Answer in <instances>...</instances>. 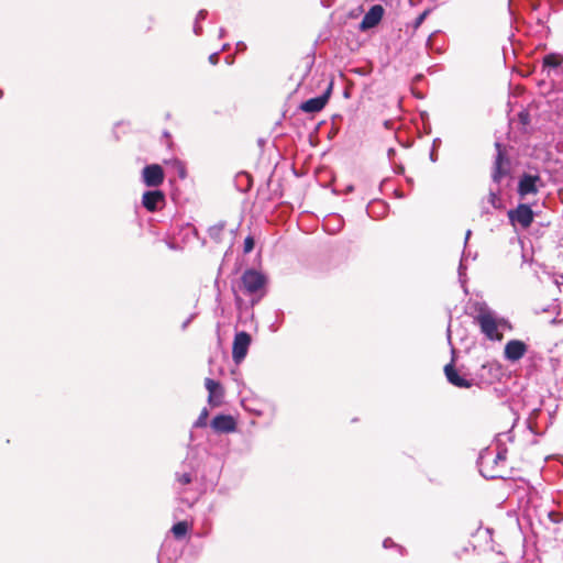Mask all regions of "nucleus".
I'll use <instances>...</instances> for the list:
<instances>
[{"label":"nucleus","instance_id":"f257e3e1","mask_svg":"<svg viewBox=\"0 0 563 563\" xmlns=\"http://www.w3.org/2000/svg\"><path fill=\"white\" fill-rule=\"evenodd\" d=\"M507 459V449L498 448L494 453L490 449L484 450L478 457L481 474L486 478L503 477V470Z\"/></svg>","mask_w":563,"mask_h":563},{"label":"nucleus","instance_id":"f03ea898","mask_svg":"<svg viewBox=\"0 0 563 563\" xmlns=\"http://www.w3.org/2000/svg\"><path fill=\"white\" fill-rule=\"evenodd\" d=\"M475 321L486 338L492 341H501L504 336L503 331L511 329L508 321L497 318V316L488 309H481Z\"/></svg>","mask_w":563,"mask_h":563},{"label":"nucleus","instance_id":"7ed1b4c3","mask_svg":"<svg viewBox=\"0 0 563 563\" xmlns=\"http://www.w3.org/2000/svg\"><path fill=\"white\" fill-rule=\"evenodd\" d=\"M265 284H233L232 291L239 303L254 305L262 296Z\"/></svg>","mask_w":563,"mask_h":563},{"label":"nucleus","instance_id":"20e7f679","mask_svg":"<svg viewBox=\"0 0 563 563\" xmlns=\"http://www.w3.org/2000/svg\"><path fill=\"white\" fill-rule=\"evenodd\" d=\"M510 222L519 224L522 229H527L533 222V211L530 206L520 203L516 209L508 211Z\"/></svg>","mask_w":563,"mask_h":563},{"label":"nucleus","instance_id":"39448f33","mask_svg":"<svg viewBox=\"0 0 563 563\" xmlns=\"http://www.w3.org/2000/svg\"><path fill=\"white\" fill-rule=\"evenodd\" d=\"M251 344V335L244 331L238 332L234 336L232 346V357L236 364H240L246 356Z\"/></svg>","mask_w":563,"mask_h":563},{"label":"nucleus","instance_id":"423d86ee","mask_svg":"<svg viewBox=\"0 0 563 563\" xmlns=\"http://www.w3.org/2000/svg\"><path fill=\"white\" fill-rule=\"evenodd\" d=\"M444 374L448 382L459 388H471L474 379L466 374H461L453 365V362L445 365Z\"/></svg>","mask_w":563,"mask_h":563},{"label":"nucleus","instance_id":"0eeeda50","mask_svg":"<svg viewBox=\"0 0 563 563\" xmlns=\"http://www.w3.org/2000/svg\"><path fill=\"white\" fill-rule=\"evenodd\" d=\"M333 84L330 82L325 92L319 97L311 98L300 104V110L306 113H316L321 111L329 101Z\"/></svg>","mask_w":563,"mask_h":563},{"label":"nucleus","instance_id":"6e6552de","mask_svg":"<svg viewBox=\"0 0 563 563\" xmlns=\"http://www.w3.org/2000/svg\"><path fill=\"white\" fill-rule=\"evenodd\" d=\"M528 346L523 341L510 340L506 343L504 356L507 361L517 362L525 356Z\"/></svg>","mask_w":563,"mask_h":563},{"label":"nucleus","instance_id":"1a4fd4ad","mask_svg":"<svg viewBox=\"0 0 563 563\" xmlns=\"http://www.w3.org/2000/svg\"><path fill=\"white\" fill-rule=\"evenodd\" d=\"M143 181L148 187H157L164 181V170L157 164L147 165L142 173Z\"/></svg>","mask_w":563,"mask_h":563},{"label":"nucleus","instance_id":"9d476101","mask_svg":"<svg viewBox=\"0 0 563 563\" xmlns=\"http://www.w3.org/2000/svg\"><path fill=\"white\" fill-rule=\"evenodd\" d=\"M383 14H384V9L382 5H379V4L373 5L368 10V12L364 15V18L360 24V30L366 31V30L375 27L380 22Z\"/></svg>","mask_w":563,"mask_h":563},{"label":"nucleus","instance_id":"9b49d317","mask_svg":"<svg viewBox=\"0 0 563 563\" xmlns=\"http://www.w3.org/2000/svg\"><path fill=\"white\" fill-rule=\"evenodd\" d=\"M165 202L164 194L159 190L146 191L142 197V203L146 210L154 212Z\"/></svg>","mask_w":563,"mask_h":563},{"label":"nucleus","instance_id":"f8f14e48","mask_svg":"<svg viewBox=\"0 0 563 563\" xmlns=\"http://www.w3.org/2000/svg\"><path fill=\"white\" fill-rule=\"evenodd\" d=\"M539 181V176L532 175H523L518 184V194L521 197L533 195L538 192L537 183Z\"/></svg>","mask_w":563,"mask_h":563},{"label":"nucleus","instance_id":"ddd939ff","mask_svg":"<svg viewBox=\"0 0 563 563\" xmlns=\"http://www.w3.org/2000/svg\"><path fill=\"white\" fill-rule=\"evenodd\" d=\"M205 386L209 393V404L212 406L220 405L223 397V388L221 387V385L211 378H206Z\"/></svg>","mask_w":563,"mask_h":563},{"label":"nucleus","instance_id":"4468645a","mask_svg":"<svg viewBox=\"0 0 563 563\" xmlns=\"http://www.w3.org/2000/svg\"><path fill=\"white\" fill-rule=\"evenodd\" d=\"M211 427L218 432H233L236 428L235 420L231 416L219 415L212 419Z\"/></svg>","mask_w":563,"mask_h":563},{"label":"nucleus","instance_id":"2eb2a0df","mask_svg":"<svg viewBox=\"0 0 563 563\" xmlns=\"http://www.w3.org/2000/svg\"><path fill=\"white\" fill-rule=\"evenodd\" d=\"M496 147H497V156H496L494 172H493V180L495 183H499L501 180V178L507 174V170L503 169L504 154L501 153L500 144L496 143Z\"/></svg>","mask_w":563,"mask_h":563},{"label":"nucleus","instance_id":"dca6fc26","mask_svg":"<svg viewBox=\"0 0 563 563\" xmlns=\"http://www.w3.org/2000/svg\"><path fill=\"white\" fill-rule=\"evenodd\" d=\"M563 63V56L559 53H550L542 59L543 68H559Z\"/></svg>","mask_w":563,"mask_h":563},{"label":"nucleus","instance_id":"f3484780","mask_svg":"<svg viewBox=\"0 0 563 563\" xmlns=\"http://www.w3.org/2000/svg\"><path fill=\"white\" fill-rule=\"evenodd\" d=\"M224 227L223 222L210 227L208 230L209 236L216 242H221L224 234Z\"/></svg>","mask_w":563,"mask_h":563},{"label":"nucleus","instance_id":"a211bd4d","mask_svg":"<svg viewBox=\"0 0 563 563\" xmlns=\"http://www.w3.org/2000/svg\"><path fill=\"white\" fill-rule=\"evenodd\" d=\"M266 277L254 269L246 271L242 276V282L249 283V282H265Z\"/></svg>","mask_w":563,"mask_h":563},{"label":"nucleus","instance_id":"6ab92c4d","mask_svg":"<svg viewBox=\"0 0 563 563\" xmlns=\"http://www.w3.org/2000/svg\"><path fill=\"white\" fill-rule=\"evenodd\" d=\"M188 531V523L186 521H179L172 528V532L177 539L183 538Z\"/></svg>","mask_w":563,"mask_h":563},{"label":"nucleus","instance_id":"aec40b11","mask_svg":"<svg viewBox=\"0 0 563 563\" xmlns=\"http://www.w3.org/2000/svg\"><path fill=\"white\" fill-rule=\"evenodd\" d=\"M429 13H430V9H427L421 14H419L417 16V19L413 22V29L415 30H417V29H419L421 26V24L424 22V20L429 15Z\"/></svg>","mask_w":563,"mask_h":563},{"label":"nucleus","instance_id":"412c9836","mask_svg":"<svg viewBox=\"0 0 563 563\" xmlns=\"http://www.w3.org/2000/svg\"><path fill=\"white\" fill-rule=\"evenodd\" d=\"M207 418H208V410L203 409L201 411L200 416L198 417V419L196 420L195 427L196 428L205 427L207 424Z\"/></svg>","mask_w":563,"mask_h":563},{"label":"nucleus","instance_id":"4be33fe9","mask_svg":"<svg viewBox=\"0 0 563 563\" xmlns=\"http://www.w3.org/2000/svg\"><path fill=\"white\" fill-rule=\"evenodd\" d=\"M176 479L180 485H187L192 481L190 473L177 474Z\"/></svg>","mask_w":563,"mask_h":563},{"label":"nucleus","instance_id":"5701e85b","mask_svg":"<svg viewBox=\"0 0 563 563\" xmlns=\"http://www.w3.org/2000/svg\"><path fill=\"white\" fill-rule=\"evenodd\" d=\"M489 202L494 208H500L501 201L498 194L490 191L489 194Z\"/></svg>","mask_w":563,"mask_h":563},{"label":"nucleus","instance_id":"b1692460","mask_svg":"<svg viewBox=\"0 0 563 563\" xmlns=\"http://www.w3.org/2000/svg\"><path fill=\"white\" fill-rule=\"evenodd\" d=\"M254 249V239L249 235L244 240V253H250Z\"/></svg>","mask_w":563,"mask_h":563},{"label":"nucleus","instance_id":"393cba45","mask_svg":"<svg viewBox=\"0 0 563 563\" xmlns=\"http://www.w3.org/2000/svg\"><path fill=\"white\" fill-rule=\"evenodd\" d=\"M174 163H175V165L178 168V173H179L180 178H185L186 177V170H185L184 165L180 162H178V161H175Z\"/></svg>","mask_w":563,"mask_h":563},{"label":"nucleus","instance_id":"a878e982","mask_svg":"<svg viewBox=\"0 0 563 563\" xmlns=\"http://www.w3.org/2000/svg\"><path fill=\"white\" fill-rule=\"evenodd\" d=\"M209 62L212 64V65H217L218 62H219V54L218 53H213L209 56Z\"/></svg>","mask_w":563,"mask_h":563},{"label":"nucleus","instance_id":"bb28decb","mask_svg":"<svg viewBox=\"0 0 563 563\" xmlns=\"http://www.w3.org/2000/svg\"><path fill=\"white\" fill-rule=\"evenodd\" d=\"M435 34H437V32L432 33V34L429 36V38H428V41H427V46H428V47H431V45H432V41H433V38H434Z\"/></svg>","mask_w":563,"mask_h":563},{"label":"nucleus","instance_id":"cd10ccee","mask_svg":"<svg viewBox=\"0 0 563 563\" xmlns=\"http://www.w3.org/2000/svg\"><path fill=\"white\" fill-rule=\"evenodd\" d=\"M207 15V12L201 10L198 15H197V20H203Z\"/></svg>","mask_w":563,"mask_h":563},{"label":"nucleus","instance_id":"c85d7f7f","mask_svg":"<svg viewBox=\"0 0 563 563\" xmlns=\"http://www.w3.org/2000/svg\"><path fill=\"white\" fill-rule=\"evenodd\" d=\"M390 544H393L391 539H389V538H388V539H385V541H384V547H385V548H388Z\"/></svg>","mask_w":563,"mask_h":563},{"label":"nucleus","instance_id":"c756f323","mask_svg":"<svg viewBox=\"0 0 563 563\" xmlns=\"http://www.w3.org/2000/svg\"><path fill=\"white\" fill-rule=\"evenodd\" d=\"M195 33L200 34V27L198 26V22L195 25Z\"/></svg>","mask_w":563,"mask_h":563},{"label":"nucleus","instance_id":"7c9ffc66","mask_svg":"<svg viewBox=\"0 0 563 563\" xmlns=\"http://www.w3.org/2000/svg\"><path fill=\"white\" fill-rule=\"evenodd\" d=\"M189 321H190V320H187V321L183 324V328H184V329L188 325Z\"/></svg>","mask_w":563,"mask_h":563},{"label":"nucleus","instance_id":"2f4dec72","mask_svg":"<svg viewBox=\"0 0 563 563\" xmlns=\"http://www.w3.org/2000/svg\"><path fill=\"white\" fill-rule=\"evenodd\" d=\"M376 206H379V207H384V205L382 202H377L375 203Z\"/></svg>","mask_w":563,"mask_h":563}]
</instances>
